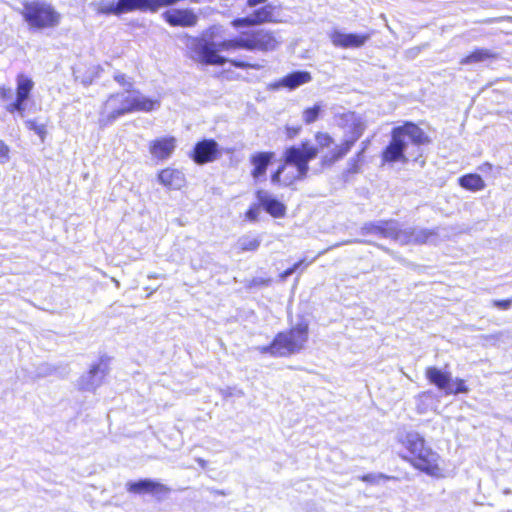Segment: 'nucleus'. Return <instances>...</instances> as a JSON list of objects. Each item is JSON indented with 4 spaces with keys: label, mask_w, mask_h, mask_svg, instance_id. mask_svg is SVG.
Listing matches in <instances>:
<instances>
[{
    "label": "nucleus",
    "mask_w": 512,
    "mask_h": 512,
    "mask_svg": "<svg viewBox=\"0 0 512 512\" xmlns=\"http://www.w3.org/2000/svg\"><path fill=\"white\" fill-rule=\"evenodd\" d=\"M328 250H329V248H328V249H326V250H323V251L319 252V253H318V255H317V257H318V256L323 255V254H324V253H326Z\"/></svg>",
    "instance_id": "49"
},
{
    "label": "nucleus",
    "mask_w": 512,
    "mask_h": 512,
    "mask_svg": "<svg viewBox=\"0 0 512 512\" xmlns=\"http://www.w3.org/2000/svg\"><path fill=\"white\" fill-rule=\"evenodd\" d=\"M509 20H512V17H508Z\"/></svg>",
    "instance_id": "52"
},
{
    "label": "nucleus",
    "mask_w": 512,
    "mask_h": 512,
    "mask_svg": "<svg viewBox=\"0 0 512 512\" xmlns=\"http://www.w3.org/2000/svg\"><path fill=\"white\" fill-rule=\"evenodd\" d=\"M379 478H386L384 475H378Z\"/></svg>",
    "instance_id": "51"
},
{
    "label": "nucleus",
    "mask_w": 512,
    "mask_h": 512,
    "mask_svg": "<svg viewBox=\"0 0 512 512\" xmlns=\"http://www.w3.org/2000/svg\"><path fill=\"white\" fill-rule=\"evenodd\" d=\"M411 142L416 146L428 143V137L424 131L417 125L408 122L403 126L393 128L391 132V141L382 152V161L387 163L408 161L404 152Z\"/></svg>",
    "instance_id": "3"
},
{
    "label": "nucleus",
    "mask_w": 512,
    "mask_h": 512,
    "mask_svg": "<svg viewBox=\"0 0 512 512\" xmlns=\"http://www.w3.org/2000/svg\"><path fill=\"white\" fill-rule=\"evenodd\" d=\"M219 145L213 139H204L196 143L191 158L198 165L215 161L219 157Z\"/></svg>",
    "instance_id": "11"
},
{
    "label": "nucleus",
    "mask_w": 512,
    "mask_h": 512,
    "mask_svg": "<svg viewBox=\"0 0 512 512\" xmlns=\"http://www.w3.org/2000/svg\"><path fill=\"white\" fill-rule=\"evenodd\" d=\"M232 25L235 28H239V27L254 26L256 24L254 23L251 14H249L246 17L237 18V19L233 20Z\"/></svg>",
    "instance_id": "35"
},
{
    "label": "nucleus",
    "mask_w": 512,
    "mask_h": 512,
    "mask_svg": "<svg viewBox=\"0 0 512 512\" xmlns=\"http://www.w3.org/2000/svg\"><path fill=\"white\" fill-rule=\"evenodd\" d=\"M25 126L27 129H29V130L33 131L35 134H37L40 137L41 141L44 142L46 134H47L45 124H43V123L39 124L34 120H26Z\"/></svg>",
    "instance_id": "31"
},
{
    "label": "nucleus",
    "mask_w": 512,
    "mask_h": 512,
    "mask_svg": "<svg viewBox=\"0 0 512 512\" xmlns=\"http://www.w3.org/2000/svg\"><path fill=\"white\" fill-rule=\"evenodd\" d=\"M402 443L410 453L411 458L416 457L417 454L426 446L425 439L415 431L406 433Z\"/></svg>",
    "instance_id": "23"
},
{
    "label": "nucleus",
    "mask_w": 512,
    "mask_h": 512,
    "mask_svg": "<svg viewBox=\"0 0 512 512\" xmlns=\"http://www.w3.org/2000/svg\"><path fill=\"white\" fill-rule=\"evenodd\" d=\"M163 18L171 26L192 27L198 20L196 14L189 9H172L162 14Z\"/></svg>",
    "instance_id": "15"
},
{
    "label": "nucleus",
    "mask_w": 512,
    "mask_h": 512,
    "mask_svg": "<svg viewBox=\"0 0 512 512\" xmlns=\"http://www.w3.org/2000/svg\"><path fill=\"white\" fill-rule=\"evenodd\" d=\"M261 244V238L252 234L243 235L237 241V247L241 251H256Z\"/></svg>",
    "instance_id": "28"
},
{
    "label": "nucleus",
    "mask_w": 512,
    "mask_h": 512,
    "mask_svg": "<svg viewBox=\"0 0 512 512\" xmlns=\"http://www.w3.org/2000/svg\"><path fill=\"white\" fill-rule=\"evenodd\" d=\"M23 18L30 29H53L61 22V14L45 0H33L24 3Z\"/></svg>",
    "instance_id": "6"
},
{
    "label": "nucleus",
    "mask_w": 512,
    "mask_h": 512,
    "mask_svg": "<svg viewBox=\"0 0 512 512\" xmlns=\"http://www.w3.org/2000/svg\"><path fill=\"white\" fill-rule=\"evenodd\" d=\"M307 340L308 324L299 323L288 332L278 333L270 345L256 347V350L274 357H285L302 350Z\"/></svg>",
    "instance_id": "5"
},
{
    "label": "nucleus",
    "mask_w": 512,
    "mask_h": 512,
    "mask_svg": "<svg viewBox=\"0 0 512 512\" xmlns=\"http://www.w3.org/2000/svg\"><path fill=\"white\" fill-rule=\"evenodd\" d=\"M370 143H371V140L370 139H366L364 141L361 142L360 146H361V149L359 152H362V155L364 156V153L365 151L368 149V147L370 146Z\"/></svg>",
    "instance_id": "42"
},
{
    "label": "nucleus",
    "mask_w": 512,
    "mask_h": 512,
    "mask_svg": "<svg viewBox=\"0 0 512 512\" xmlns=\"http://www.w3.org/2000/svg\"><path fill=\"white\" fill-rule=\"evenodd\" d=\"M256 198L264 208V210L275 218L284 217L286 214V206L273 197L268 191L258 190L256 192Z\"/></svg>",
    "instance_id": "17"
},
{
    "label": "nucleus",
    "mask_w": 512,
    "mask_h": 512,
    "mask_svg": "<svg viewBox=\"0 0 512 512\" xmlns=\"http://www.w3.org/2000/svg\"><path fill=\"white\" fill-rule=\"evenodd\" d=\"M318 155V148L308 141L300 145H293L284 152V163L272 174L271 182L274 185L289 186L296 180L307 176L309 162Z\"/></svg>",
    "instance_id": "2"
},
{
    "label": "nucleus",
    "mask_w": 512,
    "mask_h": 512,
    "mask_svg": "<svg viewBox=\"0 0 512 512\" xmlns=\"http://www.w3.org/2000/svg\"><path fill=\"white\" fill-rule=\"evenodd\" d=\"M114 79L119 83L121 84L122 86H128V88H130L132 86V84L130 82H127L126 81V76L124 74H116L114 76Z\"/></svg>",
    "instance_id": "40"
},
{
    "label": "nucleus",
    "mask_w": 512,
    "mask_h": 512,
    "mask_svg": "<svg viewBox=\"0 0 512 512\" xmlns=\"http://www.w3.org/2000/svg\"><path fill=\"white\" fill-rule=\"evenodd\" d=\"M312 80L311 74L307 71H295L292 72L283 78H281L279 81H277L275 84H273L274 88H280L285 87L290 90H294L298 88L299 86L309 83Z\"/></svg>",
    "instance_id": "19"
},
{
    "label": "nucleus",
    "mask_w": 512,
    "mask_h": 512,
    "mask_svg": "<svg viewBox=\"0 0 512 512\" xmlns=\"http://www.w3.org/2000/svg\"><path fill=\"white\" fill-rule=\"evenodd\" d=\"M479 169L482 171V172H486L488 170H491L492 169V165L490 163H484L482 164Z\"/></svg>",
    "instance_id": "44"
},
{
    "label": "nucleus",
    "mask_w": 512,
    "mask_h": 512,
    "mask_svg": "<svg viewBox=\"0 0 512 512\" xmlns=\"http://www.w3.org/2000/svg\"><path fill=\"white\" fill-rule=\"evenodd\" d=\"M512 300H498L494 302V305L502 310H507L511 307Z\"/></svg>",
    "instance_id": "39"
},
{
    "label": "nucleus",
    "mask_w": 512,
    "mask_h": 512,
    "mask_svg": "<svg viewBox=\"0 0 512 512\" xmlns=\"http://www.w3.org/2000/svg\"><path fill=\"white\" fill-rule=\"evenodd\" d=\"M305 263V260H300L298 262H296L291 268H288L287 270L284 271V273L282 274V278H287L289 277L290 275H292L297 269H299L303 264Z\"/></svg>",
    "instance_id": "37"
},
{
    "label": "nucleus",
    "mask_w": 512,
    "mask_h": 512,
    "mask_svg": "<svg viewBox=\"0 0 512 512\" xmlns=\"http://www.w3.org/2000/svg\"><path fill=\"white\" fill-rule=\"evenodd\" d=\"M258 215H259V209L258 207H251L247 212H246V217L247 219H249L250 221H256L258 219Z\"/></svg>",
    "instance_id": "38"
},
{
    "label": "nucleus",
    "mask_w": 512,
    "mask_h": 512,
    "mask_svg": "<svg viewBox=\"0 0 512 512\" xmlns=\"http://www.w3.org/2000/svg\"><path fill=\"white\" fill-rule=\"evenodd\" d=\"M455 389H453L450 385L448 389L446 390V394H460V393H468L469 389L465 385V381L463 379L457 378L454 381Z\"/></svg>",
    "instance_id": "33"
},
{
    "label": "nucleus",
    "mask_w": 512,
    "mask_h": 512,
    "mask_svg": "<svg viewBox=\"0 0 512 512\" xmlns=\"http://www.w3.org/2000/svg\"><path fill=\"white\" fill-rule=\"evenodd\" d=\"M337 125L344 130L343 142L335 146L329 156L324 157V162L333 163L342 159L351 150L366 129L364 118L351 111L337 116Z\"/></svg>",
    "instance_id": "4"
},
{
    "label": "nucleus",
    "mask_w": 512,
    "mask_h": 512,
    "mask_svg": "<svg viewBox=\"0 0 512 512\" xmlns=\"http://www.w3.org/2000/svg\"><path fill=\"white\" fill-rule=\"evenodd\" d=\"M322 110V105L320 103L315 104L313 107L307 108L303 111V121L306 124L314 123Z\"/></svg>",
    "instance_id": "30"
},
{
    "label": "nucleus",
    "mask_w": 512,
    "mask_h": 512,
    "mask_svg": "<svg viewBox=\"0 0 512 512\" xmlns=\"http://www.w3.org/2000/svg\"><path fill=\"white\" fill-rule=\"evenodd\" d=\"M158 180L162 185L173 190H179L185 184L184 174L172 168L163 169L158 175Z\"/></svg>",
    "instance_id": "21"
},
{
    "label": "nucleus",
    "mask_w": 512,
    "mask_h": 512,
    "mask_svg": "<svg viewBox=\"0 0 512 512\" xmlns=\"http://www.w3.org/2000/svg\"><path fill=\"white\" fill-rule=\"evenodd\" d=\"M275 7L271 4H265L260 8L253 10L252 19L256 25L272 22L274 19Z\"/></svg>",
    "instance_id": "26"
},
{
    "label": "nucleus",
    "mask_w": 512,
    "mask_h": 512,
    "mask_svg": "<svg viewBox=\"0 0 512 512\" xmlns=\"http://www.w3.org/2000/svg\"><path fill=\"white\" fill-rule=\"evenodd\" d=\"M439 460V454L430 447L425 446L424 449H422L416 457H412L410 461L415 468L426 474L433 477H441L442 469L439 466Z\"/></svg>",
    "instance_id": "10"
},
{
    "label": "nucleus",
    "mask_w": 512,
    "mask_h": 512,
    "mask_svg": "<svg viewBox=\"0 0 512 512\" xmlns=\"http://www.w3.org/2000/svg\"><path fill=\"white\" fill-rule=\"evenodd\" d=\"M315 140L318 146L322 148L329 147L334 143L333 138L328 133L324 132H317L315 135Z\"/></svg>",
    "instance_id": "34"
},
{
    "label": "nucleus",
    "mask_w": 512,
    "mask_h": 512,
    "mask_svg": "<svg viewBox=\"0 0 512 512\" xmlns=\"http://www.w3.org/2000/svg\"><path fill=\"white\" fill-rule=\"evenodd\" d=\"M267 0H247V5L249 7H256L260 4H265Z\"/></svg>",
    "instance_id": "43"
},
{
    "label": "nucleus",
    "mask_w": 512,
    "mask_h": 512,
    "mask_svg": "<svg viewBox=\"0 0 512 512\" xmlns=\"http://www.w3.org/2000/svg\"><path fill=\"white\" fill-rule=\"evenodd\" d=\"M196 461L198 462V464L202 467V468H205L206 467V461L202 458H197Z\"/></svg>",
    "instance_id": "46"
},
{
    "label": "nucleus",
    "mask_w": 512,
    "mask_h": 512,
    "mask_svg": "<svg viewBox=\"0 0 512 512\" xmlns=\"http://www.w3.org/2000/svg\"><path fill=\"white\" fill-rule=\"evenodd\" d=\"M133 94L126 90L111 95L104 104L99 123L101 126L112 124L118 117L133 112Z\"/></svg>",
    "instance_id": "8"
},
{
    "label": "nucleus",
    "mask_w": 512,
    "mask_h": 512,
    "mask_svg": "<svg viewBox=\"0 0 512 512\" xmlns=\"http://www.w3.org/2000/svg\"><path fill=\"white\" fill-rule=\"evenodd\" d=\"M497 57V54L489 49H476L471 54L460 60L461 65H470L475 63L485 62L490 59H494Z\"/></svg>",
    "instance_id": "25"
},
{
    "label": "nucleus",
    "mask_w": 512,
    "mask_h": 512,
    "mask_svg": "<svg viewBox=\"0 0 512 512\" xmlns=\"http://www.w3.org/2000/svg\"><path fill=\"white\" fill-rule=\"evenodd\" d=\"M375 477L376 476H374V475L368 474V475L363 476L362 480L366 481V482H373Z\"/></svg>",
    "instance_id": "45"
},
{
    "label": "nucleus",
    "mask_w": 512,
    "mask_h": 512,
    "mask_svg": "<svg viewBox=\"0 0 512 512\" xmlns=\"http://www.w3.org/2000/svg\"><path fill=\"white\" fill-rule=\"evenodd\" d=\"M497 19H487L484 21V23H492L494 21H496Z\"/></svg>",
    "instance_id": "48"
},
{
    "label": "nucleus",
    "mask_w": 512,
    "mask_h": 512,
    "mask_svg": "<svg viewBox=\"0 0 512 512\" xmlns=\"http://www.w3.org/2000/svg\"><path fill=\"white\" fill-rule=\"evenodd\" d=\"M371 38L370 33L366 34H353L343 33L340 31H333L330 34V40L334 46L342 48H359L362 47Z\"/></svg>",
    "instance_id": "12"
},
{
    "label": "nucleus",
    "mask_w": 512,
    "mask_h": 512,
    "mask_svg": "<svg viewBox=\"0 0 512 512\" xmlns=\"http://www.w3.org/2000/svg\"><path fill=\"white\" fill-rule=\"evenodd\" d=\"M9 159V147L0 141V163H5Z\"/></svg>",
    "instance_id": "36"
},
{
    "label": "nucleus",
    "mask_w": 512,
    "mask_h": 512,
    "mask_svg": "<svg viewBox=\"0 0 512 512\" xmlns=\"http://www.w3.org/2000/svg\"><path fill=\"white\" fill-rule=\"evenodd\" d=\"M432 396H433V393L431 391H425V392H422L421 394H419L418 400L424 401L426 399L432 398Z\"/></svg>",
    "instance_id": "41"
},
{
    "label": "nucleus",
    "mask_w": 512,
    "mask_h": 512,
    "mask_svg": "<svg viewBox=\"0 0 512 512\" xmlns=\"http://www.w3.org/2000/svg\"><path fill=\"white\" fill-rule=\"evenodd\" d=\"M274 157L273 152H257L250 156V163L253 166L251 176L258 180L265 175L268 165Z\"/></svg>",
    "instance_id": "20"
},
{
    "label": "nucleus",
    "mask_w": 512,
    "mask_h": 512,
    "mask_svg": "<svg viewBox=\"0 0 512 512\" xmlns=\"http://www.w3.org/2000/svg\"><path fill=\"white\" fill-rule=\"evenodd\" d=\"M127 486L128 490L133 493L152 492L161 487L159 483L147 479L138 482H130Z\"/></svg>",
    "instance_id": "29"
},
{
    "label": "nucleus",
    "mask_w": 512,
    "mask_h": 512,
    "mask_svg": "<svg viewBox=\"0 0 512 512\" xmlns=\"http://www.w3.org/2000/svg\"><path fill=\"white\" fill-rule=\"evenodd\" d=\"M243 34L245 50L248 51L272 52L282 43L278 33L267 29L252 30Z\"/></svg>",
    "instance_id": "9"
},
{
    "label": "nucleus",
    "mask_w": 512,
    "mask_h": 512,
    "mask_svg": "<svg viewBox=\"0 0 512 512\" xmlns=\"http://www.w3.org/2000/svg\"><path fill=\"white\" fill-rule=\"evenodd\" d=\"M244 34L241 33L234 39L224 40L220 42L206 40L204 38H191L187 44L192 52V58L204 65H224L230 62L237 68H258L257 65L250 64L244 61L228 60L220 55V52L235 51L238 49H245Z\"/></svg>",
    "instance_id": "1"
},
{
    "label": "nucleus",
    "mask_w": 512,
    "mask_h": 512,
    "mask_svg": "<svg viewBox=\"0 0 512 512\" xmlns=\"http://www.w3.org/2000/svg\"><path fill=\"white\" fill-rule=\"evenodd\" d=\"M354 241H351V240H347V241H344L342 243H339V244H335L334 247H339L341 245H345V244H350V243H353Z\"/></svg>",
    "instance_id": "47"
},
{
    "label": "nucleus",
    "mask_w": 512,
    "mask_h": 512,
    "mask_svg": "<svg viewBox=\"0 0 512 512\" xmlns=\"http://www.w3.org/2000/svg\"><path fill=\"white\" fill-rule=\"evenodd\" d=\"M107 374V365L100 362L80 378L79 387L82 390L93 391L99 387Z\"/></svg>",
    "instance_id": "14"
},
{
    "label": "nucleus",
    "mask_w": 512,
    "mask_h": 512,
    "mask_svg": "<svg viewBox=\"0 0 512 512\" xmlns=\"http://www.w3.org/2000/svg\"><path fill=\"white\" fill-rule=\"evenodd\" d=\"M16 98L13 99V91L10 88L0 87V100L10 101L5 106V109L10 114H17L19 117H24L25 102L29 99L30 93L34 87L33 80L24 75L19 74L16 78Z\"/></svg>",
    "instance_id": "7"
},
{
    "label": "nucleus",
    "mask_w": 512,
    "mask_h": 512,
    "mask_svg": "<svg viewBox=\"0 0 512 512\" xmlns=\"http://www.w3.org/2000/svg\"><path fill=\"white\" fill-rule=\"evenodd\" d=\"M397 228V221H377L364 224L361 228V233L363 235L373 234L383 238H391L396 240Z\"/></svg>",
    "instance_id": "13"
},
{
    "label": "nucleus",
    "mask_w": 512,
    "mask_h": 512,
    "mask_svg": "<svg viewBox=\"0 0 512 512\" xmlns=\"http://www.w3.org/2000/svg\"><path fill=\"white\" fill-rule=\"evenodd\" d=\"M426 378L430 383L437 386L439 389L447 390L451 382V374L443 372L437 367H428L426 369Z\"/></svg>",
    "instance_id": "22"
},
{
    "label": "nucleus",
    "mask_w": 512,
    "mask_h": 512,
    "mask_svg": "<svg viewBox=\"0 0 512 512\" xmlns=\"http://www.w3.org/2000/svg\"><path fill=\"white\" fill-rule=\"evenodd\" d=\"M435 235V233L428 229H416V228H408L401 230L399 227L397 228L396 241L400 244H423L426 243L430 237Z\"/></svg>",
    "instance_id": "16"
},
{
    "label": "nucleus",
    "mask_w": 512,
    "mask_h": 512,
    "mask_svg": "<svg viewBox=\"0 0 512 512\" xmlns=\"http://www.w3.org/2000/svg\"><path fill=\"white\" fill-rule=\"evenodd\" d=\"M132 94H133V98H132L133 112H135V111L150 112V111L160 107L159 100L150 99L138 91H132Z\"/></svg>",
    "instance_id": "24"
},
{
    "label": "nucleus",
    "mask_w": 512,
    "mask_h": 512,
    "mask_svg": "<svg viewBox=\"0 0 512 512\" xmlns=\"http://www.w3.org/2000/svg\"><path fill=\"white\" fill-rule=\"evenodd\" d=\"M363 161L364 156L362 152H357V154L348 161V172L352 174L358 173Z\"/></svg>",
    "instance_id": "32"
},
{
    "label": "nucleus",
    "mask_w": 512,
    "mask_h": 512,
    "mask_svg": "<svg viewBox=\"0 0 512 512\" xmlns=\"http://www.w3.org/2000/svg\"><path fill=\"white\" fill-rule=\"evenodd\" d=\"M461 187L470 191H479L485 188V183L478 174H467L459 178Z\"/></svg>",
    "instance_id": "27"
},
{
    "label": "nucleus",
    "mask_w": 512,
    "mask_h": 512,
    "mask_svg": "<svg viewBox=\"0 0 512 512\" xmlns=\"http://www.w3.org/2000/svg\"><path fill=\"white\" fill-rule=\"evenodd\" d=\"M176 148L174 137H162L152 140L149 143V152L153 158L158 160L168 159Z\"/></svg>",
    "instance_id": "18"
},
{
    "label": "nucleus",
    "mask_w": 512,
    "mask_h": 512,
    "mask_svg": "<svg viewBox=\"0 0 512 512\" xmlns=\"http://www.w3.org/2000/svg\"><path fill=\"white\" fill-rule=\"evenodd\" d=\"M315 259H316V258H314V259L310 260V261L306 264V266H308L309 264L313 263V261H314Z\"/></svg>",
    "instance_id": "50"
}]
</instances>
